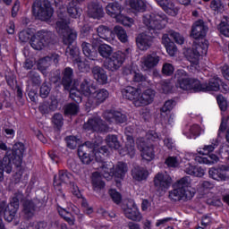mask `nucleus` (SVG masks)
<instances>
[{
	"mask_svg": "<svg viewBox=\"0 0 229 229\" xmlns=\"http://www.w3.org/2000/svg\"><path fill=\"white\" fill-rule=\"evenodd\" d=\"M176 103L173 100H167L161 108L162 114H167V112H171L175 106Z\"/></svg>",
	"mask_w": 229,
	"mask_h": 229,
	"instance_id": "obj_52",
	"label": "nucleus"
},
{
	"mask_svg": "<svg viewBox=\"0 0 229 229\" xmlns=\"http://www.w3.org/2000/svg\"><path fill=\"white\" fill-rule=\"evenodd\" d=\"M58 212L61 217H64L69 225H74V218L71 217V213L64 209V208H58Z\"/></svg>",
	"mask_w": 229,
	"mask_h": 229,
	"instance_id": "obj_46",
	"label": "nucleus"
},
{
	"mask_svg": "<svg viewBox=\"0 0 229 229\" xmlns=\"http://www.w3.org/2000/svg\"><path fill=\"white\" fill-rule=\"evenodd\" d=\"M165 47L169 56H174L176 55V52L178 51V49L176 48V45H174V43H172L171 45H168Z\"/></svg>",
	"mask_w": 229,
	"mask_h": 229,
	"instance_id": "obj_60",
	"label": "nucleus"
},
{
	"mask_svg": "<svg viewBox=\"0 0 229 229\" xmlns=\"http://www.w3.org/2000/svg\"><path fill=\"white\" fill-rule=\"evenodd\" d=\"M129 5L133 12H146L148 2L146 0H129Z\"/></svg>",
	"mask_w": 229,
	"mask_h": 229,
	"instance_id": "obj_35",
	"label": "nucleus"
},
{
	"mask_svg": "<svg viewBox=\"0 0 229 229\" xmlns=\"http://www.w3.org/2000/svg\"><path fill=\"white\" fill-rule=\"evenodd\" d=\"M119 153L123 157L125 155H130L131 157L135 156V143L133 142V137L131 135H127L125 148L119 150Z\"/></svg>",
	"mask_w": 229,
	"mask_h": 229,
	"instance_id": "obj_32",
	"label": "nucleus"
},
{
	"mask_svg": "<svg viewBox=\"0 0 229 229\" xmlns=\"http://www.w3.org/2000/svg\"><path fill=\"white\" fill-rule=\"evenodd\" d=\"M114 35L118 37L119 40L123 43L128 42V34H126V30L121 26H115L112 31Z\"/></svg>",
	"mask_w": 229,
	"mask_h": 229,
	"instance_id": "obj_40",
	"label": "nucleus"
},
{
	"mask_svg": "<svg viewBox=\"0 0 229 229\" xmlns=\"http://www.w3.org/2000/svg\"><path fill=\"white\" fill-rule=\"evenodd\" d=\"M208 30V28L205 26L203 21H198L192 26L191 36L196 40L200 39L199 42L195 41L191 48L184 51L185 57L192 65H198L199 57L204 56L208 52V41L203 38Z\"/></svg>",
	"mask_w": 229,
	"mask_h": 229,
	"instance_id": "obj_2",
	"label": "nucleus"
},
{
	"mask_svg": "<svg viewBox=\"0 0 229 229\" xmlns=\"http://www.w3.org/2000/svg\"><path fill=\"white\" fill-rule=\"evenodd\" d=\"M110 96V93L108 90L105 89H96L94 93L90 96V98L88 102V107L94 106V105H101V103H105L106 99H108V97Z\"/></svg>",
	"mask_w": 229,
	"mask_h": 229,
	"instance_id": "obj_15",
	"label": "nucleus"
},
{
	"mask_svg": "<svg viewBox=\"0 0 229 229\" xmlns=\"http://www.w3.org/2000/svg\"><path fill=\"white\" fill-rule=\"evenodd\" d=\"M162 44L166 47L167 46H171V44H174L171 42V38H169V36L167 34H164L162 37Z\"/></svg>",
	"mask_w": 229,
	"mask_h": 229,
	"instance_id": "obj_64",
	"label": "nucleus"
},
{
	"mask_svg": "<svg viewBox=\"0 0 229 229\" xmlns=\"http://www.w3.org/2000/svg\"><path fill=\"white\" fill-rule=\"evenodd\" d=\"M23 212L26 214L27 217H31L34 212L33 204H31V202H28V204L25 203Z\"/></svg>",
	"mask_w": 229,
	"mask_h": 229,
	"instance_id": "obj_58",
	"label": "nucleus"
},
{
	"mask_svg": "<svg viewBox=\"0 0 229 229\" xmlns=\"http://www.w3.org/2000/svg\"><path fill=\"white\" fill-rule=\"evenodd\" d=\"M162 71H163V74H165L166 76H171V74L174 72V66H173V64L169 63H165L163 65Z\"/></svg>",
	"mask_w": 229,
	"mask_h": 229,
	"instance_id": "obj_55",
	"label": "nucleus"
},
{
	"mask_svg": "<svg viewBox=\"0 0 229 229\" xmlns=\"http://www.w3.org/2000/svg\"><path fill=\"white\" fill-rule=\"evenodd\" d=\"M75 60H76L75 64L81 72H85L86 71H89V69L90 68L89 62L81 61L80 57H77Z\"/></svg>",
	"mask_w": 229,
	"mask_h": 229,
	"instance_id": "obj_50",
	"label": "nucleus"
},
{
	"mask_svg": "<svg viewBox=\"0 0 229 229\" xmlns=\"http://www.w3.org/2000/svg\"><path fill=\"white\" fill-rule=\"evenodd\" d=\"M157 2L168 15H172L173 17L178 15V7L173 2L169 0H157Z\"/></svg>",
	"mask_w": 229,
	"mask_h": 229,
	"instance_id": "obj_27",
	"label": "nucleus"
},
{
	"mask_svg": "<svg viewBox=\"0 0 229 229\" xmlns=\"http://www.w3.org/2000/svg\"><path fill=\"white\" fill-rule=\"evenodd\" d=\"M59 21L56 22V30L59 33H64L63 42L65 46H72V44L78 38V33L76 30L69 27V21L65 19V16L62 11H58Z\"/></svg>",
	"mask_w": 229,
	"mask_h": 229,
	"instance_id": "obj_11",
	"label": "nucleus"
},
{
	"mask_svg": "<svg viewBox=\"0 0 229 229\" xmlns=\"http://www.w3.org/2000/svg\"><path fill=\"white\" fill-rule=\"evenodd\" d=\"M22 198V193H19L14 196L9 206H6V201H2L0 204V214H4L5 221L8 223H12L13 221V217L17 214V210H19V199Z\"/></svg>",
	"mask_w": 229,
	"mask_h": 229,
	"instance_id": "obj_12",
	"label": "nucleus"
},
{
	"mask_svg": "<svg viewBox=\"0 0 229 229\" xmlns=\"http://www.w3.org/2000/svg\"><path fill=\"white\" fill-rule=\"evenodd\" d=\"M21 42H28L30 38V46L33 49L40 51V49L47 46V40H49V32L39 30L35 33V30L28 29L22 30L19 34Z\"/></svg>",
	"mask_w": 229,
	"mask_h": 229,
	"instance_id": "obj_6",
	"label": "nucleus"
},
{
	"mask_svg": "<svg viewBox=\"0 0 229 229\" xmlns=\"http://www.w3.org/2000/svg\"><path fill=\"white\" fill-rule=\"evenodd\" d=\"M165 164L168 167H178L182 162L180 160V157H169L165 160Z\"/></svg>",
	"mask_w": 229,
	"mask_h": 229,
	"instance_id": "obj_48",
	"label": "nucleus"
},
{
	"mask_svg": "<svg viewBox=\"0 0 229 229\" xmlns=\"http://www.w3.org/2000/svg\"><path fill=\"white\" fill-rule=\"evenodd\" d=\"M109 196L113 199L114 203H116V205H119V203H121V199H122L121 193H119L115 190L114 189L109 190Z\"/></svg>",
	"mask_w": 229,
	"mask_h": 229,
	"instance_id": "obj_53",
	"label": "nucleus"
},
{
	"mask_svg": "<svg viewBox=\"0 0 229 229\" xmlns=\"http://www.w3.org/2000/svg\"><path fill=\"white\" fill-rule=\"evenodd\" d=\"M106 142L111 149H119V148H121V143H119V140H117V136L115 135L107 136Z\"/></svg>",
	"mask_w": 229,
	"mask_h": 229,
	"instance_id": "obj_42",
	"label": "nucleus"
},
{
	"mask_svg": "<svg viewBox=\"0 0 229 229\" xmlns=\"http://www.w3.org/2000/svg\"><path fill=\"white\" fill-rule=\"evenodd\" d=\"M98 53L102 58L108 60L112 56V53H114V48L107 44H102L98 47Z\"/></svg>",
	"mask_w": 229,
	"mask_h": 229,
	"instance_id": "obj_39",
	"label": "nucleus"
},
{
	"mask_svg": "<svg viewBox=\"0 0 229 229\" xmlns=\"http://www.w3.org/2000/svg\"><path fill=\"white\" fill-rule=\"evenodd\" d=\"M51 92V88L49 85H47L46 83H43L40 87L39 94L42 98H47L49 96V93Z\"/></svg>",
	"mask_w": 229,
	"mask_h": 229,
	"instance_id": "obj_57",
	"label": "nucleus"
},
{
	"mask_svg": "<svg viewBox=\"0 0 229 229\" xmlns=\"http://www.w3.org/2000/svg\"><path fill=\"white\" fill-rule=\"evenodd\" d=\"M94 79L98 81V83H101L102 85H105L106 81H108V76L106 75V72L103 70L99 66H95L92 69Z\"/></svg>",
	"mask_w": 229,
	"mask_h": 229,
	"instance_id": "obj_34",
	"label": "nucleus"
},
{
	"mask_svg": "<svg viewBox=\"0 0 229 229\" xmlns=\"http://www.w3.org/2000/svg\"><path fill=\"white\" fill-rule=\"evenodd\" d=\"M24 151L26 147L22 143H16L13 148V157L5 156L2 161H0V182L3 180L4 173L10 174L12 173V164L15 165H21L22 162V157H24Z\"/></svg>",
	"mask_w": 229,
	"mask_h": 229,
	"instance_id": "obj_7",
	"label": "nucleus"
},
{
	"mask_svg": "<svg viewBox=\"0 0 229 229\" xmlns=\"http://www.w3.org/2000/svg\"><path fill=\"white\" fill-rule=\"evenodd\" d=\"M123 74L129 76L132 81L140 83V81H146V77L140 73V71L137 70L136 65L125 67L123 69Z\"/></svg>",
	"mask_w": 229,
	"mask_h": 229,
	"instance_id": "obj_22",
	"label": "nucleus"
},
{
	"mask_svg": "<svg viewBox=\"0 0 229 229\" xmlns=\"http://www.w3.org/2000/svg\"><path fill=\"white\" fill-rule=\"evenodd\" d=\"M170 37L174 38V42L176 44H179L180 46H182V44H183V42H185V38H183V36H182L180 33L175 32V31H170L169 33Z\"/></svg>",
	"mask_w": 229,
	"mask_h": 229,
	"instance_id": "obj_51",
	"label": "nucleus"
},
{
	"mask_svg": "<svg viewBox=\"0 0 229 229\" xmlns=\"http://www.w3.org/2000/svg\"><path fill=\"white\" fill-rule=\"evenodd\" d=\"M125 217L131 219V221H141L142 215L139 211V208L135 202H129L126 208H123Z\"/></svg>",
	"mask_w": 229,
	"mask_h": 229,
	"instance_id": "obj_20",
	"label": "nucleus"
},
{
	"mask_svg": "<svg viewBox=\"0 0 229 229\" xmlns=\"http://www.w3.org/2000/svg\"><path fill=\"white\" fill-rule=\"evenodd\" d=\"M123 97L131 101L136 107L148 106L155 99V90L148 89L142 92L139 88L127 86L122 90Z\"/></svg>",
	"mask_w": 229,
	"mask_h": 229,
	"instance_id": "obj_5",
	"label": "nucleus"
},
{
	"mask_svg": "<svg viewBox=\"0 0 229 229\" xmlns=\"http://www.w3.org/2000/svg\"><path fill=\"white\" fill-rule=\"evenodd\" d=\"M52 123L56 128H62L64 125V116L60 114H55L53 117Z\"/></svg>",
	"mask_w": 229,
	"mask_h": 229,
	"instance_id": "obj_54",
	"label": "nucleus"
},
{
	"mask_svg": "<svg viewBox=\"0 0 229 229\" xmlns=\"http://www.w3.org/2000/svg\"><path fill=\"white\" fill-rule=\"evenodd\" d=\"M208 174L210 178L216 182H226L229 178V166L223 165L218 168H210Z\"/></svg>",
	"mask_w": 229,
	"mask_h": 229,
	"instance_id": "obj_16",
	"label": "nucleus"
},
{
	"mask_svg": "<svg viewBox=\"0 0 229 229\" xmlns=\"http://www.w3.org/2000/svg\"><path fill=\"white\" fill-rule=\"evenodd\" d=\"M217 146H219V144L217 143V140H216L211 145H205L202 148H197V153L199 155H202L203 157H205L207 155H210V153H212V151H214V149H216V148H217Z\"/></svg>",
	"mask_w": 229,
	"mask_h": 229,
	"instance_id": "obj_38",
	"label": "nucleus"
},
{
	"mask_svg": "<svg viewBox=\"0 0 229 229\" xmlns=\"http://www.w3.org/2000/svg\"><path fill=\"white\" fill-rule=\"evenodd\" d=\"M208 157L210 159H208ZM208 157H201V156H196L194 157L195 162H198L199 164H206L208 165H211V164H216L219 161V157L216 156L215 154L209 155Z\"/></svg>",
	"mask_w": 229,
	"mask_h": 229,
	"instance_id": "obj_37",
	"label": "nucleus"
},
{
	"mask_svg": "<svg viewBox=\"0 0 229 229\" xmlns=\"http://www.w3.org/2000/svg\"><path fill=\"white\" fill-rule=\"evenodd\" d=\"M160 62V56L157 53L148 54L141 59V65L145 71L157 67Z\"/></svg>",
	"mask_w": 229,
	"mask_h": 229,
	"instance_id": "obj_21",
	"label": "nucleus"
},
{
	"mask_svg": "<svg viewBox=\"0 0 229 229\" xmlns=\"http://www.w3.org/2000/svg\"><path fill=\"white\" fill-rule=\"evenodd\" d=\"M143 24L147 27L148 31L138 35L136 38L137 47L140 51H148L153 46V34L156 30H164L167 24L165 14H145L143 16Z\"/></svg>",
	"mask_w": 229,
	"mask_h": 229,
	"instance_id": "obj_3",
	"label": "nucleus"
},
{
	"mask_svg": "<svg viewBox=\"0 0 229 229\" xmlns=\"http://www.w3.org/2000/svg\"><path fill=\"white\" fill-rule=\"evenodd\" d=\"M177 79L176 87L182 90H191L192 92H199V90H208L207 89L199 87V81L189 78L187 72L184 70H178L175 73Z\"/></svg>",
	"mask_w": 229,
	"mask_h": 229,
	"instance_id": "obj_10",
	"label": "nucleus"
},
{
	"mask_svg": "<svg viewBox=\"0 0 229 229\" xmlns=\"http://www.w3.org/2000/svg\"><path fill=\"white\" fill-rule=\"evenodd\" d=\"M202 133H205V129H201L198 124L190 125L183 131V135H186L188 139H197Z\"/></svg>",
	"mask_w": 229,
	"mask_h": 229,
	"instance_id": "obj_30",
	"label": "nucleus"
},
{
	"mask_svg": "<svg viewBox=\"0 0 229 229\" xmlns=\"http://www.w3.org/2000/svg\"><path fill=\"white\" fill-rule=\"evenodd\" d=\"M194 194V189L191 187V178L183 177L175 182L174 190L169 192V198L174 201H180V199H191Z\"/></svg>",
	"mask_w": 229,
	"mask_h": 229,
	"instance_id": "obj_8",
	"label": "nucleus"
},
{
	"mask_svg": "<svg viewBox=\"0 0 229 229\" xmlns=\"http://www.w3.org/2000/svg\"><path fill=\"white\" fill-rule=\"evenodd\" d=\"M218 30L222 35L225 37H229V18L228 16H224L222 21L218 26Z\"/></svg>",
	"mask_w": 229,
	"mask_h": 229,
	"instance_id": "obj_41",
	"label": "nucleus"
},
{
	"mask_svg": "<svg viewBox=\"0 0 229 229\" xmlns=\"http://www.w3.org/2000/svg\"><path fill=\"white\" fill-rule=\"evenodd\" d=\"M174 121H176V116H174V114L173 113L168 114L166 116L167 124H169L170 126H173V124H174Z\"/></svg>",
	"mask_w": 229,
	"mask_h": 229,
	"instance_id": "obj_63",
	"label": "nucleus"
},
{
	"mask_svg": "<svg viewBox=\"0 0 229 229\" xmlns=\"http://www.w3.org/2000/svg\"><path fill=\"white\" fill-rule=\"evenodd\" d=\"M68 13L72 17L73 19H78L81 15V9H80L76 4H74V2H72L68 6Z\"/></svg>",
	"mask_w": 229,
	"mask_h": 229,
	"instance_id": "obj_43",
	"label": "nucleus"
},
{
	"mask_svg": "<svg viewBox=\"0 0 229 229\" xmlns=\"http://www.w3.org/2000/svg\"><path fill=\"white\" fill-rule=\"evenodd\" d=\"M97 32H98V35H97L98 38H103L107 42H112V40L115 38V35H114V32H112L108 27H106L104 25L99 26L97 29Z\"/></svg>",
	"mask_w": 229,
	"mask_h": 229,
	"instance_id": "obj_29",
	"label": "nucleus"
},
{
	"mask_svg": "<svg viewBox=\"0 0 229 229\" xmlns=\"http://www.w3.org/2000/svg\"><path fill=\"white\" fill-rule=\"evenodd\" d=\"M84 130L87 131H108V126L100 118H93L88 120L84 124Z\"/></svg>",
	"mask_w": 229,
	"mask_h": 229,
	"instance_id": "obj_17",
	"label": "nucleus"
},
{
	"mask_svg": "<svg viewBox=\"0 0 229 229\" xmlns=\"http://www.w3.org/2000/svg\"><path fill=\"white\" fill-rule=\"evenodd\" d=\"M181 167H184L185 173H187V174H191V176L201 178V176H204L205 174V169L192 165L189 160L184 161V165H181Z\"/></svg>",
	"mask_w": 229,
	"mask_h": 229,
	"instance_id": "obj_26",
	"label": "nucleus"
},
{
	"mask_svg": "<svg viewBox=\"0 0 229 229\" xmlns=\"http://www.w3.org/2000/svg\"><path fill=\"white\" fill-rule=\"evenodd\" d=\"M130 48H127L124 52H114L105 63V66L107 67L109 71H117V69L124 64V60H126V57L130 55Z\"/></svg>",
	"mask_w": 229,
	"mask_h": 229,
	"instance_id": "obj_13",
	"label": "nucleus"
},
{
	"mask_svg": "<svg viewBox=\"0 0 229 229\" xmlns=\"http://www.w3.org/2000/svg\"><path fill=\"white\" fill-rule=\"evenodd\" d=\"M63 85L65 90H70V98L76 103H81V95L84 98H87V103L90 100V97L94 94L96 86H94V82L90 80H84L81 85L79 89H76V81L72 83V69L66 68L63 72Z\"/></svg>",
	"mask_w": 229,
	"mask_h": 229,
	"instance_id": "obj_4",
	"label": "nucleus"
},
{
	"mask_svg": "<svg viewBox=\"0 0 229 229\" xmlns=\"http://www.w3.org/2000/svg\"><path fill=\"white\" fill-rule=\"evenodd\" d=\"M160 86H161V88L159 89L160 92H164L165 94H167V92H169L173 87L171 83L167 81H162Z\"/></svg>",
	"mask_w": 229,
	"mask_h": 229,
	"instance_id": "obj_61",
	"label": "nucleus"
},
{
	"mask_svg": "<svg viewBox=\"0 0 229 229\" xmlns=\"http://www.w3.org/2000/svg\"><path fill=\"white\" fill-rule=\"evenodd\" d=\"M173 183V179L167 174H157L154 178V184L161 191H167Z\"/></svg>",
	"mask_w": 229,
	"mask_h": 229,
	"instance_id": "obj_19",
	"label": "nucleus"
},
{
	"mask_svg": "<svg viewBox=\"0 0 229 229\" xmlns=\"http://www.w3.org/2000/svg\"><path fill=\"white\" fill-rule=\"evenodd\" d=\"M32 83H34V85H40V75H38V73L35 72H30L29 74Z\"/></svg>",
	"mask_w": 229,
	"mask_h": 229,
	"instance_id": "obj_59",
	"label": "nucleus"
},
{
	"mask_svg": "<svg viewBox=\"0 0 229 229\" xmlns=\"http://www.w3.org/2000/svg\"><path fill=\"white\" fill-rule=\"evenodd\" d=\"M72 179V175L71 173L61 170L58 175H55L54 177V188L60 192L63 187H65L67 183H71Z\"/></svg>",
	"mask_w": 229,
	"mask_h": 229,
	"instance_id": "obj_14",
	"label": "nucleus"
},
{
	"mask_svg": "<svg viewBox=\"0 0 229 229\" xmlns=\"http://www.w3.org/2000/svg\"><path fill=\"white\" fill-rule=\"evenodd\" d=\"M116 22H120V24H123V26H127L128 28H131L134 24L133 19L130 17H126L122 14V17H119L118 20H116Z\"/></svg>",
	"mask_w": 229,
	"mask_h": 229,
	"instance_id": "obj_49",
	"label": "nucleus"
},
{
	"mask_svg": "<svg viewBox=\"0 0 229 229\" xmlns=\"http://www.w3.org/2000/svg\"><path fill=\"white\" fill-rule=\"evenodd\" d=\"M148 174L149 173L148 170L140 166H134L131 170V176L136 182H142V180H146Z\"/></svg>",
	"mask_w": 229,
	"mask_h": 229,
	"instance_id": "obj_33",
	"label": "nucleus"
},
{
	"mask_svg": "<svg viewBox=\"0 0 229 229\" xmlns=\"http://www.w3.org/2000/svg\"><path fill=\"white\" fill-rule=\"evenodd\" d=\"M105 13L103 12V7L98 4H89V15L93 19H101Z\"/></svg>",
	"mask_w": 229,
	"mask_h": 229,
	"instance_id": "obj_36",
	"label": "nucleus"
},
{
	"mask_svg": "<svg viewBox=\"0 0 229 229\" xmlns=\"http://www.w3.org/2000/svg\"><path fill=\"white\" fill-rule=\"evenodd\" d=\"M80 111V107L76 104H68L64 107V114L66 115H76Z\"/></svg>",
	"mask_w": 229,
	"mask_h": 229,
	"instance_id": "obj_45",
	"label": "nucleus"
},
{
	"mask_svg": "<svg viewBox=\"0 0 229 229\" xmlns=\"http://www.w3.org/2000/svg\"><path fill=\"white\" fill-rule=\"evenodd\" d=\"M138 148L140 151H141V157L143 160L151 162V160L155 158V151L153 150V147L146 145L145 141L139 140Z\"/></svg>",
	"mask_w": 229,
	"mask_h": 229,
	"instance_id": "obj_24",
	"label": "nucleus"
},
{
	"mask_svg": "<svg viewBox=\"0 0 229 229\" xmlns=\"http://www.w3.org/2000/svg\"><path fill=\"white\" fill-rule=\"evenodd\" d=\"M210 8L213 10V12H216V13H221L225 12V4H223V2L221 0H212L210 4Z\"/></svg>",
	"mask_w": 229,
	"mask_h": 229,
	"instance_id": "obj_44",
	"label": "nucleus"
},
{
	"mask_svg": "<svg viewBox=\"0 0 229 229\" xmlns=\"http://www.w3.org/2000/svg\"><path fill=\"white\" fill-rule=\"evenodd\" d=\"M89 146H90V142L88 141L85 145L79 147L78 155L82 164H89L94 158L96 162L101 164L98 169L99 172H95L92 174V185L94 191L99 192L101 189L105 188V182L101 180V176L106 178V180H112V178H114V182H116L117 187H119L121 182L124 179V174L128 173V165L126 163L118 162L115 166L112 162L103 163V157L106 154L107 149L105 147H102L100 149L94 147L92 154H89L90 153ZM87 151H89V153H87Z\"/></svg>",
	"mask_w": 229,
	"mask_h": 229,
	"instance_id": "obj_1",
	"label": "nucleus"
},
{
	"mask_svg": "<svg viewBox=\"0 0 229 229\" xmlns=\"http://www.w3.org/2000/svg\"><path fill=\"white\" fill-rule=\"evenodd\" d=\"M91 42L93 46L87 42L82 43V51L87 58H89V60H96L98 58V52L92 49H94V47H96V46L99 44V38H98V36L94 35Z\"/></svg>",
	"mask_w": 229,
	"mask_h": 229,
	"instance_id": "obj_18",
	"label": "nucleus"
},
{
	"mask_svg": "<svg viewBox=\"0 0 229 229\" xmlns=\"http://www.w3.org/2000/svg\"><path fill=\"white\" fill-rule=\"evenodd\" d=\"M200 187H201L200 192H201V191H208V190L214 188V184L210 183V182H208V181H204L203 182H201Z\"/></svg>",
	"mask_w": 229,
	"mask_h": 229,
	"instance_id": "obj_62",
	"label": "nucleus"
},
{
	"mask_svg": "<svg viewBox=\"0 0 229 229\" xmlns=\"http://www.w3.org/2000/svg\"><path fill=\"white\" fill-rule=\"evenodd\" d=\"M216 101L218 103V106L220 107V109L225 112V110H226L227 106H228V104L226 103V99H225V97L224 96H217L216 97Z\"/></svg>",
	"mask_w": 229,
	"mask_h": 229,
	"instance_id": "obj_56",
	"label": "nucleus"
},
{
	"mask_svg": "<svg viewBox=\"0 0 229 229\" xmlns=\"http://www.w3.org/2000/svg\"><path fill=\"white\" fill-rule=\"evenodd\" d=\"M106 12L107 15H110V17L115 19V21H117L119 17H123V14H121V12H123V8L117 3L109 4L106 7Z\"/></svg>",
	"mask_w": 229,
	"mask_h": 229,
	"instance_id": "obj_31",
	"label": "nucleus"
},
{
	"mask_svg": "<svg viewBox=\"0 0 229 229\" xmlns=\"http://www.w3.org/2000/svg\"><path fill=\"white\" fill-rule=\"evenodd\" d=\"M53 4L60 6V0H37L32 7L33 14L40 21H48L53 16Z\"/></svg>",
	"mask_w": 229,
	"mask_h": 229,
	"instance_id": "obj_9",
	"label": "nucleus"
},
{
	"mask_svg": "<svg viewBox=\"0 0 229 229\" xmlns=\"http://www.w3.org/2000/svg\"><path fill=\"white\" fill-rule=\"evenodd\" d=\"M199 87L200 89H208L199 90V92H217L221 87V80H219L217 76H214L209 79L208 84H201V82H199Z\"/></svg>",
	"mask_w": 229,
	"mask_h": 229,
	"instance_id": "obj_23",
	"label": "nucleus"
},
{
	"mask_svg": "<svg viewBox=\"0 0 229 229\" xmlns=\"http://www.w3.org/2000/svg\"><path fill=\"white\" fill-rule=\"evenodd\" d=\"M104 117L106 121L109 123H126V114H122L119 111H114V112H106L104 114Z\"/></svg>",
	"mask_w": 229,
	"mask_h": 229,
	"instance_id": "obj_28",
	"label": "nucleus"
},
{
	"mask_svg": "<svg viewBox=\"0 0 229 229\" xmlns=\"http://www.w3.org/2000/svg\"><path fill=\"white\" fill-rule=\"evenodd\" d=\"M58 55L54 54L51 57L47 56L43 59H40L38 63V69L42 72V74H46L47 72V69H49V65H51V63L54 62V64H58Z\"/></svg>",
	"mask_w": 229,
	"mask_h": 229,
	"instance_id": "obj_25",
	"label": "nucleus"
},
{
	"mask_svg": "<svg viewBox=\"0 0 229 229\" xmlns=\"http://www.w3.org/2000/svg\"><path fill=\"white\" fill-rule=\"evenodd\" d=\"M65 140L70 149H74L80 146V140L74 136H68L66 137Z\"/></svg>",
	"mask_w": 229,
	"mask_h": 229,
	"instance_id": "obj_47",
	"label": "nucleus"
}]
</instances>
